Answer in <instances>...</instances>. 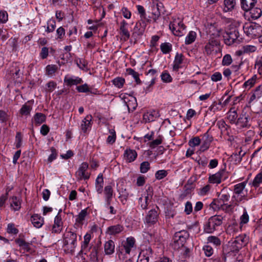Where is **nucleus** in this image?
Instances as JSON below:
<instances>
[{
  "label": "nucleus",
  "instance_id": "nucleus-29",
  "mask_svg": "<svg viewBox=\"0 0 262 262\" xmlns=\"http://www.w3.org/2000/svg\"><path fill=\"white\" fill-rule=\"evenodd\" d=\"M152 195V194L147 193L144 198L140 197L139 199V205L140 206L141 209L143 210L147 209V206L149 204V197L150 196L151 198Z\"/></svg>",
  "mask_w": 262,
  "mask_h": 262
},
{
  "label": "nucleus",
  "instance_id": "nucleus-2",
  "mask_svg": "<svg viewBox=\"0 0 262 262\" xmlns=\"http://www.w3.org/2000/svg\"><path fill=\"white\" fill-rule=\"evenodd\" d=\"M169 27L173 34L178 36L183 35V32L186 28L183 23L182 19L179 17H173L172 21L169 24Z\"/></svg>",
  "mask_w": 262,
  "mask_h": 262
},
{
  "label": "nucleus",
  "instance_id": "nucleus-27",
  "mask_svg": "<svg viewBox=\"0 0 262 262\" xmlns=\"http://www.w3.org/2000/svg\"><path fill=\"white\" fill-rule=\"evenodd\" d=\"M185 235L183 234V232H178L175 233L173 241L178 246H183L186 242Z\"/></svg>",
  "mask_w": 262,
  "mask_h": 262
},
{
  "label": "nucleus",
  "instance_id": "nucleus-30",
  "mask_svg": "<svg viewBox=\"0 0 262 262\" xmlns=\"http://www.w3.org/2000/svg\"><path fill=\"white\" fill-rule=\"evenodd\" d=\"M34 122L36 125H39L45 122L46 119V116L42 113H36L34 117Z\"/></svg>",
  "mask_w": 262,
  "mask_h": 262
},
{
  "label": "nucleus",
  "instance_id": "nucleus-46",
  "mask_svg": "<svg viewBox=\"0 0 262 262\" xmlns=\"http://www.w3.org/2000/svg\"><path fill=\"white\" fill-rule=\"evenodd\" d=\"M32 109V107L30 105H27L26 104L23 105L20 108L19 112L22 115H29Z\"/></svg>",
  "mask_w": 262,
  "mask_h": 262
},
{
  "label": "nucleus",
  "instance_id": "nucleus-23",
  "mask_svg": "<svg viewBox=\"0 0 262 262\" xmlns=\"http://www.w3.org/2000/svg\"><path fill=\"white\" fill-rule=\"evenodd\" d=\"M239 201L235 199V196H232V202L230 204L227 203L223 206L220 209L225 211L226 212H232L234 208L238 205Z\"/></svg>",
  "mask_w": 262,
  "mask_h": 262
},
{
  "label": "nucleus",
  "instance_id": "nucleus-47",
  "mask_svg": "<svg viewBox=\"0 0 262 262\" xmlns=\"http://www.w3.org/2000/svg\"><path fill=\"white\" fill-rule=\"evenodd\" d=\"M232 58L230 54H227L225 55L222 61V64L223 66H229L232 62Z\"/></svg>",
  "mask_w": 262,
  "mask_h": 262
},
{
  "label": "nucleus",
  "instance_id": "nucleus-44",
  "mask_svg": "<svg viewBox=\"0 0 262 262\" xmlns=\"http://www.w3.org/2000/svg\"><path fill=\"white\" fill-rule=\"evenodd\" d=\"M262 183V171L258 173L254 178L252 182V186L257 188Z\"/></svg>",
  "mask_w": 262,
  "mask_h": 262
},
{
  "label": "nucleus",
  "instance_id": "nucleus-55",
  "mask_svg": "<svg viewBox=\"0 0 262 262\" xmlns=\"http://www.w3.org/2000/svg\"><path fill=\"white\" fill-rule=\"evenodd\" d=\"M200 143L201 139L199 137H193L188 142L189 145L192 147L199 145Z\"/></svg>",
  "mask_w": 262,
  "mask_h": 262
},
{
  "label": "nucleus",
  "instance_id": "nucleus-41",
  "mask_svg": "<svg viewBox=\"0 0 262 262\" xmlns=\"http://www.w3.org/2000/svg\"><path fill=\"white\" fill-rule=\"evenodd\" d=\"M113 84L118 88H122L125 83V79L122 77H117L112 80Z\"/></svg>",
  "mask_w": 262,
  "mask_h": 262
},
{
  "label": "nucleus",
  "instance_id": "nucleus-38",
  "mask_svg": "<svg viewBox=\"0 0 262 262\" xmlns=\"http://www.w3.org/2000/svg\"><path fill=\"white\" fill-rule=\"evenodd\" d=\"M246 185V182H243L237 184H236L234 186V192L235 194H240L243 191Z\"/></svg>",
  "mask_w": 262,
  "mask_h": 262
},
{
  "label": "nucleus",
  "instance_id": "nucleus-6",
  "mask_svg": "<svg viewBox=\"0 0 262 262\" xmlns=\"http://www.w3.org/2000/svg\"><path fill=\"white\" fill-rule=\"evenodd\" d=\"M151 10L152 18L155 21H156L161 15L164 14L165 12L163 3L158 1L152 2Z\"/></svg>",
  "mask_w": 262,
  "mask_h": 262
},
{
  "label": "nucleus",
  "instance_id": "nucleus-33",
  "mask_svg": "<svg viewBox=\"0 0 262 262\" xmlns=\"http://www.w3.org/2000/svg\"><path fill=\"white\" fill-rule=\"evenodd\" d=\"M224 11L228 12L232 10L236 5L235 0H224Z\"/></svg>",
  "mask_w": 262,
  "mask_h": 262
},
{
  "label": "nucleus",
  "instance_id": "nucleus-57",
  "mask_svg": "<svg viewBox=\"0 0 262 262\" xmlns=\"http://www.w3.org/2000/svg\"><path fill=\"white\" fill-rule=\"evenodd\" d=\"M8 19V15L7 12L4 10L0 11V23H6Z\"/></svg>",
  "mask_w": 262,
  "mask_h": 262
},
{
  "label": "nucleus",
  "instance_id": "nucleus-37",
  "mask_svg": "<svg viewBox=\"0 0 262 262\" xmlns=\"http://www.w3.org/2000/svg\"><path fill=\"white\" fill-rule=\"evenodd\" d=\"M15 243L23 249L28 251L30 249L29 243L26 242L24 239L22 238H17L15 241Z\"/></svg>",
  "mask_w": 262,
  "mask_h": 262
},
{
  "label": "nucleus",
  "instance_id": "nucleus-56",
  "mask_svg": "<svg viewBox=\"0 0 262 262\" xmlns=\"http://www.w3.org/2000/svg\"><path fill=\"white\" fill-rule=\"evenodd\" d=\"M143 119L145 122H149L154 121L155 117L151 113H146L143 115Z\"/></svg>",
  "mask_w": 262,
  "mask_h": 262
},
{
  "label": "nucleus",
  "instance_id": "nucleus-12",
  "mask_svg": "<svg viewBox=\"0 0 262 262\" xmlns=\"http://www.w3.org/2000/svg\"><path fill=\"white\" fill-rule=\"evenodd\" d=\"M137 153L134 149L127 148L124 152V159L128 163L134 161L137 157Z\"/></svg>",
  "mask_w": 262,
  "mask_h": 262
},
{
  "label": "nucleus",
  "instance_id": "nucleus-21",
  "mask_svg": "<svg viewBox=\"0 0 262 262\" xmlns=\"http://www.w3.org/2000/svg\"><path fill=\"white\" fill-rule=\"evenodd\" d=\"M64 82L67 85L71 86L74 85H77L83 82V80L81 78L78 77H70L66 76L64 78Z\"/></svg>",
  "mask_w": 262,
  "mask_h": 262
},
{
  "label": "nucleus",
  "instance_id": "nucleus-4",
  "mask_svg": "<svg viewBox=\"0 0 262 262\" xmlns=\"http://www.w3.org/2000/svg\"><path fill=\"white\" fill-rule=\"evenodd\" d=\"M223 217L221 215H214L210 217L204 226V230L207 233H212L218 227L222 225Z\"/></svg>",
  "mask_w": 262,
  "mask_h": 262
},
{
  "label": "nucleus",
  "instance_id": "nucleus-9",
  "mask_svg": "<svg viewBox=\"0 0 262 262\" xmlns=\"http://www.w3.org/2000/svg\"><path fill=\"white\" fill-rule=\"evenodd\" d=\"M246 152L243 151L241 148L239 150L235 151L229 157V161L233 164L237 165L241 162Z\"/></svg>",
  "mask_w": 262,
  "mask_h": 262
},
{
  "label": "nucleus",
  "instance_id": "nucleus-5",
  "mask_svg": "<svg viewBox=\"0 0 262 262\" xmlns=\"http://www.w3.org/2000/svg\"><path fill=\"white\" fill-rule=\"evenodd\" d=\"M89 164L86 162H83L79 166L75 172V177L78 181L88 180L90 179L91 173L88 171Z\"/></svg>",
  "mask_w": 262,
  "mask_h": 262
},
{
  "label": "nucleus",
  "instance_id": "nucleus-16",
  "mask_svg": "<svg viewBox=\"0 0 262 262\" xmlns=\"http://www.w3.org/2000/svg\"><path fill=\"white\" fill-rule=\"evenodd\" d=\"M136 240L132 236L126 238L125 243L123 244V248L126 254H129L131 250L135 247Z\"/></svg>",
  "mask_w": 262,
  "mask_h": 262
},
{
  "label": "nucleus",
  "instance_id": "nucleus-45",
  "mask_svg": "<svg viewBox=\"0 0 262 262\" xmlns=\"http://www.w3.org/2000/svg\"><path fill=\"white\" fill-rule=\"evenodd\" d=\"M257 79L256 75H253L252 78L246 81L244 84L245 88L250 89L253 86L256 82Z\"/></svg>",
  "mask_w": 262,
  "mask_h": 262
},
{
  "label": "nucleus",
  "instance_id": "nucleus-52",
  "mask_svg": "<svg viewBox=\"0 0 262 262\" xmlns=\"http://www.w3.org/2000/svg\"><path fill=\"white\" fill-rule=\"evenodd\" d=\"M208 243H212L214 245L217 246L221 244V240L216 236H210L207 238Z\"/></svg>",
  "mask_w": 262,
  "mask_h": 262
},
{
  "label": "nucleus",
  "instance_id": "nucleus-10",
  "mask_svg": "<svg viewBox=\"0 0 262 262\" xmlns=\"http://www.w3.org/2000/svg\"><path fill=\"white\" fill-rule=\"evenodd\" d=\"M158 216L157 210L156 209H151L145 217V222L147 224H155L158 221Z\"/></svg>",
  "mask_w": 262,
  "mask_h": 262
},
{
  "label": "nucleus",
  "instance_id": "nucleus-20",
  "mask_svg": "<svg viewBox=\"0 0 262 262\" xmlns=\"http://www.w3.org/2000/svg\"><path fill=\"white\" fill-rule=\"evenodd\" d=\"M124 102L129 112L134 111L137 106L136 98L134 97L129 96V98H125Z\"/></svg>",
  "mask_w": 262,
  "mask_h": 262
},
{
  "label": "nucleus",
  "instance_id": "nucleus-26",
  "mask_svg": "<svg viewBox=\"0 0 262 262\" xmlns=\"http://www.w3.org/2000/svg\"><path fill=\"white\" fill-rule=\"evenodd\" d=\"M207 32L210 37L219 38L220 36L221 30L218 29L214 25H210L208 28Z\"/></svg>",
  "mask_w": 262,
  "mask_h": 262
},
{
  "label": "nucleus",
  "instance_id": "nucleus-31",
  "mask_svg": "<svg viewBox=\"0 0 262 262\" xmlns=\"http://www.w3.org/2000/svg\"><path fill=\"white\" fill-rule=\"evenodd\" d=\"M11 202L10 206L14 211H17L21 207L20 199L16 196H13L11 198Z\"/></svg>",
  "mask_w": 262,
  "mask_h": 262
},
{
  "label": "nucleus",
  "instance_id": "nucleus-3",
  "mask_svg": "<svg viewBox=\"0 0 262 262\" xmlns=\"http://www.w3.org/2000/svg\"><path fill=\"white\" fill-rule=\"evenodd\" d=\"M230 197L228 193L222 191L218 194L217 198L211 203L210 207L214 210H220L229 200Z\"/></svg>",
  "mask_w": 262,
  "mask_h": 262
},
{
  "label": "nucleus",
  "instance_id": "nucleus-22",
  "mask_svg": "<svg viewBox=\"0 0 262 262\" xmlns=\"http://www.w3.org/2000/svg\"><path fill=\"white\" fill-rule=\"evenodd\" d=\"M31 221L33 226L37 228L41 227L44 223L43 219L38 214H34L32 215Z\"/></svg>",
  "mask_w": 262,
  "mask_h": 262
},
{
  "label": "nucleus",
  "instance_id": "nucleus-15",
  "mask_svg": "<svg viewBox=\"0 0 262 262\" xmlns=\"http://www.w3.org/2000/svg\"><path fill=\"white\" fill-rule=\"evenodd\" d=\"M224 172V170H220L216 173L210 175L208 178V182L211 184H220L222 182L223 174Z\"/></svg>",
  "mask_w": 262,
  "mask_h": 262
},
{
  "label": "nucleus",
  "instance_id": "nucleus-17",
  "mask_svg": "<svg viewBox=\"0 0 262 262\" xmlns=\"http://www.w3.org/2000/svg\"><path fill=\"white\" fill-rule=\"evenodd\" d=\"M124 229L123 226L118 224L108 227L106 233L110 235H115L121 233Z\"/></svg>",
  "mask_w": 262,
  "mask_h": 262
},
{
  "label": "nucleus",
  "instance_id": "nucleus-28",
  "mask_svg": "<svg viewBox=\"0 0 262 262\" xmlns=\"http://www.w3.org/2000/svg\"><path fill=\"white\" fill-rule=\"evenodd\" d=\"M257 0H241V7L243 10L248 12L252 7H254Z\"/></svg>",
  "mask_w": 262,
  "mask_h": 262
},
{
  "label": "nucleus",
  "instance_id": "nucleus-35",
  "mask_svg": "<svg viewBox=\"0 0 262 262\" xmlns=\"http://www.w3.org/2000/svg\"><path fill=\"white\" fill-rule=\"evenodd\" d=\"M172 46L169 42L162 43L160 45V49L161 52L164 54L170 53L172 50Z\"/></svg>",
  "mask_w": 262,
  "mask_h": 262
},
{
  "label": "nucleus",
  "instance_id": "nucleus-59",
  "mask_svg": "<svg viewBox=\"0 0 262 262\" xmlns=\"http://www.w3.org/2000/svg\"><path fill=\"white\" fill-rule=\"evenodd\" d=\"M56 27V23L55 20H50L48 23V26L46 31L48 33H51L54 31Z\"/></svg>",
  "mask_w": 262,
  "mask_h": 262
},
{
  "label": "nucleus",
  "instance_id": "nucleus-14",
  "mask_svg": "<svg viewBox=\"0 0 262 262\" xmlns=\"http://www.w3.org/2000/svg\"><path fill=\"white\" fill-rule=\"evenodd\" d=\"M128 24L125 20H123L120 23V34L124 40H127L130 37V33L127 29Z\"/></svg>",
  "mask_w": 262,
  "mask_h": 262
},
{
  "label": "nucleus",
  "instance_id": "nucleus-64",
  "mask_svg": "<svg viewBox=\"0 0 262 262\" xmlns=\"http://www.w3.org/2000/svg\"><path fill=\"white\" fill-rule=\"evenodd\" d=\"M203 250L204 251L206 256L209 257L211 256L213 253V250L212 248L209 245H205L203 247Z\"/></svg>",
  "mask_w": 262,
  "mask_h": 262
},
{
  "label": "nucleus",
  "instance_id": "nucleus-61",
  "mask_svg": "<svg viewBox=\"0 0 262 262\" xmlns=\"http://www.w3.org/2000/svg\"><path fill=\"white\" fill-rule=\"evenodd\" d=\"M7 232L10 234H16L18 232V230L15 227L13 224L10 223L7 226Z\"/></svg>",
  "mask_w": 262,
  "mask_h": 262
},
{
  "label": "nucleus",
  "instance_id": "nucleus-62",
  "mask_svg": "<svg viewBox=\"0 0 262 262\" xmlns=\"http://www.w3.org/2000/svg\"><path fill=\"white\" fill-rule=\"evenodd\" d=\"M161 77L162 81L164 82H170L172 80L170 74L166 72H163L161 74Z\"/></svg>",
  "mask_w": 262,
  "mask_h": 262
},
{
  "label": "nucleus",
  "instance_id": "nucleus-19",
  "mask_svg": "<svg viewBox=\"0 0 262 262\" xmlns=\"http://www.w3.org/2000/svg\"><path fill=\"white\" fill-rule=\"evenodd\" d=\"M184 59V56L182 54L176 53L173 63V70L178 71L181 68V64L183 63Z\"/></svg>",
  "mask_w": 262,
  "mask_h": 262
},
{
  "label": "nucleus",
  "instance_id": "nucleus-39",
  "mask_svg": "<svg viewBox=\"0 0 262 262\" xmlns=\"http://www.w3.org/2000/svg\"><path fill=\"white\" fill-rule=\"evenodd\" d=\"M87 215V210L86 209L82 210L79 214L77 215L76 219V222L82 225L83 222L85 219V216Z\"/></svg>",
  "mask_w": 262,
  "mask_h": 262
},
{
  "label": "nucleus",
  "instance_id": "nucleus-13",
  "mask_svg": "<svg viewBox=\"0 0 262 262\" xmlns=\"http://www.w3.org/2000/svg\"><path fill=\"white\" fill-rule=\"evenodd\" d=\"M225 42L228 45L233 43L238 38V32L236 30L230 31L224 36Z\"/></svg>",
  "mask_w": 262,
  "mask_h": 262
},
{
  "label": "nucleus",
  "instance_id": "nucleus-50",
  "mask_svg": "<svg viewBox=\"0 0 262 262\" xmlns=\"http://www.w3.org/2000/svg\"><path fill=\"white\" fill-rule=\"evenodd\" d=\"M98 248L94 247L92 248V251L90 255V259L92 262H97L98 257Z\"/></svg>",
  "mask_w": 262,
  "mask_h": 262
},
{
  "label": "nucleus",
  "instance_id": "nucleus-32",
  "mask_svg": "<svg viewBox=\"0 0 262 262\" xmlns=\"http://www.w3.org/2000/svg\"><path fill=\"white\" fill-rule=\"evenodd\" d=\"M251 17L253 19H256L259 18L262 14V11L259 8H254L252 7L249 10Z\"/></svg>",
  "mask_w": 262,
  "mask_h": 262
},
{
  "label": "nucleus",
  "instance_id": "nucleus-48",
  "mask_svg": "<svg viewBox=\"0 0 262 262\" xmlns=\"http://www.w3.org/2000/svg\"><path fill=\"white\" fill-rule=\"evenodd\" d=\"M167 174V170L164 169L159 170L155 173V178L157 180H160L165 178Z\"/></svg>",
  "mask_w": 262,
  "mask_h": 262
},
{
  "label": "nucleus",
  "instance_id": "nucleus-49",
  "mask_svg": "<svg viewBox=\"0 0 262 262\" xmlns=\"http://www.w3.org/2000/svg\"><path fill=\"white\" fill-rule=\"evenodd\" d=\"M234 242L240 244L241 246H245L247 243V237L245 235H241L236 237Z\"/></svg>",
  "mask_w": 262,
  "mask_h": 262
},
{
  "label": "nucleus",
  "instance_id": "nucleus-40",
  "mask_svg": "<svg viewBox=\"0 0 262 262\" xmlns=\"http://www.w3.org/2000/svg\"><path fill=\"white\" fill-rule=\"evenodd\" d=\"M126 72L128 75H132L135 79L137 84H140L141 81L139 77V74L131 68L126 69Z\"/></svg>",
  "mask_w": 262,
  "mask_h": 262
},
{
  "label": "nucleus",
  "instance_id": "nucleus-18",
  "mask_svg": "<svg viewBox=\"0 0 262 262\" xmlns=\"http://www.w3.org/2000/svg\"><path fill=\"white\" fill-rule=\"evenodd\" d=\"M104 193L105 195V200L106 203V206L111 205V203L113 196V189L111 185H107L104 187Z\"/></svg>",
  "mask_w": 262,
  "mask_h": 262
},
{
  "label": "nucleus",
  "instance_id": "nucleus-8",
  "mask_svg": "<svg viewBox=\"0 0 262 262\" xmlns=\"http://www.w3.org/2000/svg\"><path fill=\"white\" fill-rule=\"evenodd\" d=\"M61 210H60L55 216L54 221V224L52 228V233H59L62 230L63 228V222L62 221V218L60 214Z\"/></svg>",
  "mask_w": 262,
  "mask_h": 262
},
{
  "label": "nucleus",
  "instance_id": "nucleus-43",
  "mask_svg": "<svg viewBox=\"0 0 262 262\" xmlns=\"http://www.w3.org/2000/svg\"><path fill=\"white\" fill-rule=\"evenodd\" d=\"M110 135L107 137L106 142L110 144H113L116 141V135L114 129H110L109 131Z\"/></svg>",
  "mask_w": 262,
  "mask_h": 262
},
{
  "label": "nucleus",
  "instance_id": "nucleus-7",
  "mask_svg": "<svg viewBox=\"0 0 262 262\" xmlns=\"http://www.w3.org/2000/svg\"><path fill=\"white\" fill-rule=\"evenodd\" d=\"M244 32L250 37H255L259 35L260 28L255 24H248L243 27Z\"/></svg>",
  "mask_w": 262,
  "mask_h": 262
},
{
  "label": "nucleus",
  "instance_id": "nucleus-25",
  "mask_svg": "<svg viewBox=\"0 0 262 262\" xmlns=\"http://www.w3.org/2000/svg\"><path fill=\"white\" fill-rule=\"evenodd\" d=\"M92 117L91 115H87L82 120L80 125L81 129L85 133L89 128L91 127V122Z\"/></svg>",
  "mask_w": 262,
  "mask_h": 262
},
{
  "label": "nucleus",
  "instance_id": "nucleus-36",
  "mask_svg": "<svg viewBox=\"0 0 262 262\" xmlns=\"http://www.w3.org/2000/svg\"><path fill=\"white\" fill-rule=\"evenodd\" d=\"M91 239V235L89 233H86L84 236V241L81 245V251H87L88 245Z\"/></svg>",
  "mask_w": 262,
  "mask_h": 262
},
{
  "label": "nucleus",
  "instance_id": "nucleus-24",
  "mask_svg": "<svg viewBox=\"0 0 262 262\" xmlns=\"http://www.w3.org/2000/svg\"><path fill=\"white\" fill-rule=\"evenodd\" d=\"M115 243L110 239L106 242L104 245V252L106 255H112L115 252Z\"/></svg>",
  "mask_w": 262,
  "mask_h": 262
},
{
  "label": "nucleus",
  "instance_id": "nucleus-63",
  "mask_svg": "<svg viewBox=\"0 0 262 262\" xmlns=\"http://www.w3.org/2000/svg\"><path fill=\"white\" fill-rule=\"evenodd\" d=\"M243 47L244 49V52H245V53L254 52L257 49L255 46L252 45H245Z\"/></svg>",
  "mask_w": 262,
  "mask_h": 262
},
{
  "label": "nucleus",
  "instance_id": "nucleus-51",
  "mask_svg": "<svg viewBox=\"0 0 262 262\" xmlns=\"http://www.w3.org/2000/svg\"><path fill=\"white\" fill-rule=\"evenodd\" d=\"M163 137L162 136H159L158 138L153 140L149 143V146L151 148H155L158 145L161 144L162 142Z\"/></svg>",
  "mask_w": 262,
  "mask_h": 262
},
{
  "label": "nucleus",
  "instance_id": "nucleus-1",
  "mask_svg": "<svg viewBox=\"0 0 262 262\" xmlns=\"http://www.w3.org/2000/svg\"><path fill=\"white\" fill-rule=\"evenodd\" d=\"M63 245L70 252H74L77 246V234L75 232L68 231L64 234Z\"/></svg>",
  "mask_w": 262,
  "mask_h": 262
},
{
  "label": "nucleus",
  "instance_id": "nucleus-42",
  "mask_svg": "<svg viewBox=\"0 0 262 262\" xmlns=\"http://www.w3.org/2000/svg\"><path fill=\"white\" fill-rule=\"evenodd\" d=\"M211 188V186L210 184H207L199 189L198 194L201 196H205L209 193Z\"/></svg>",
  "mask_w": 262,
  "mask_h": 262
},
{
  "label": "nucleus",
  "instance_id": "nucleus-54",
  "mask_svg": "<svg viewBox=\"0 0 262 262\" xmlns=\"http://www.w3.org/2000/svg\"><path fill=\"white\" fill-rule=\"evenodd\" d=\"M150 169V164L147 161H144L141 163L140 164V172L141 173H144L147 172L148 170Z\"/></svg>",
  "mask_w": 262,
  "mask_h": 262
},
{
  "label": "nucleus",
  "instance_id": "nucleus-58",
  "mask_svg": "<svg viewBox=\"0 0 262 262\" xmlns=\"http://www.w3.org/2000/svg\"><path fill=\"white\" fill-rule=\"evenodd\" d=\"M22 145V136L20 132H17L15 136V146L17 148L20 147Z\"/></svg>",
  "mask_w": 262,
  "mask_h": 262
},
{
  "label": "nucleus",
  "instance_id": "nucleus-34",
  "mask_svg": "<svg viewBox=\"0 0 262 262\" xmlns=\"http://www.w3.org/2000/svg\"><path fill=\"white\" fill-rule=\"evenodd\" d=\"M196 33L194 31H190L185 38V43L186 45H190L193 43L196 39Z\"/></svg>",
  "mask_w": 262,
  "mask_h": 262
},
{
  "label": "nucleus",
  "instance_id": "nucleus-60",
  "mask_svg": "<svg viewBox=\"0 0 262 262\" xmlns=\"http://www.w3.org/2000/svg\"><path fill=\"white\" fill-rule=\"evenodd\" d=\"M76 90L79 93H86L90 92L89 85L86 83H85L79 86H77L76 87Z\"/></svg>",
  "mask_w": 262,
  "mask_h": 262
},
{
  "label": "nucleus",
  "instance_id": "nucleus-11",
  "mask_svg": "<svg viewBox=\"0 0 262 262\" xmlns=\"http://www.w3.org/2000/svg\"><path fill=\"white\" fill-rule=\"evenodd\" d=\"M213 140V137L210 136L208 133H206L203 137V142L200 146V150L204 152L210 147V144Z\"/></svg>",
  "mask_w": 262,
  "mask_h": 262
},
{
  "label": "nucleus",
  "instance_id": "nucleus-53",
  "mask_svg": "<svg viewBox=\"0 0 262 262\" xmlns=\"http://www.w3.org/2000/svg\"><path fill=\"white\" fill-rule=\"evenodd\" d=\"M57 70V67L55 64L48 65L46 68V73L48 75H51Z\"/></svg>",
  "mask_w": 262,
  "mask_h": 262
}]
</instances>
